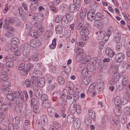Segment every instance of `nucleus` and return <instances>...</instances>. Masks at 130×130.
<instances>
[{
	"label": "nucleus",
	"mask_w": 130,
	"mask_h": 130,
	"mask_svg": "<svg viewBox=\"0 0 130 130\" xmlns=\"http://www.w3.org/2000/svg\"><path fill=\"white\" fill-rule=\"evenodd\" d=\"M76 53L77 55L76 57V60L77 61H79L83 60V57H84L83 55V50L81 48L79 49L78 47L76 48Z\"/></svg>",
	"instance_id": "20e7f679"
},
{
	"label": "nucleus",
	"mask_w": 130,
	"mask_h": 130,
	"mask_svg": "<svg viewBox=\"0 0 130 130\" xmlns=\"http://www.w3.org/2000/svg\"><path fill=\"white\" fill-rule=\"evenodd\" d=\"M42 94V90L40 89H39L37 90L36 92L35 95L38 99H40L41 97Z\"/></svg>",
	"instance_id": "a878e982"
},
{
	"label": "nucleus",
	"mask_w": 130,
	"mask_h": 130,
	"mask_svg": "<svg viewBox=\"0 0 130 130\" xmlns=\"http://www.w3.org/2000/svg\"><path fill=\"white\" fill-rule=\"evenodd\" d=\"M22 94V92L20 91L19 92L13 91L10 92V94L7 95L6 96L9 100H13L14 98H18L20 95Z\"/></svg>",
	"instance_id": "39448f33"
},
{
	"label": "nucleus",
	"mask_w": 130,
	"mask_h": 130,
	"mask_svg": "<svg viewBox=\"0 0 130 130\" xmlns=\"http://www.w3.org/2000/svg\"><path fill=\"white\" fill-rule=\"evenodd\" d=\"M39 4V3L37 2L31 3L30 7V8L33 10H36L37 9Z\"/></svg>",
	"instance_id": "6ab92c4d"
},
{
	"label": "nucleus",
	"mask_w": 130,
	"mask_h": 130,
	"mask_svg": "<svg viewBox=\"0 0 130 130\" xmlns=\"http://www.w3.org/2000/svg\"><path fill=\"white\" fill-rule=\"evenodd\" d=\"M127 121V118L125 115H123L122 117L121 122L122 124L125 123Z\"/></svg>",
	"instance_id": "6e6d98bb"
},
{
	"label": "nucleus",
	"mask_w": 130,
	"mask_h": 130,
	"mask_svg": "<svg viewBox=\"0 0 130 130\" xmlns=\"http://www.w3.org/2000/svg\"><path fill=\"white\" fill-rule=\"evenodd\" d=\"M8 78V76L6 75H1L0 76V82H4L7 80Z\"/></svg>",
	"instance_id": "58836bf2"
},
{
	"label": "nucleus",
	"mask_w": 130,
	"mask_h": 130,
	"mask_svg": "<svg viewBox=\"0 0 130 130\" xmlns=\"http://www.w3.org/2000/svg\"><path fill=\"white\" fill-rule=\"evenodd\" d=\"M72 19V17L69 14H66L63 18L61 22L62 25L64 27L66 28L68 25V21H71Z\"/></svg>",
	"instance_id": "f03ea898"
},
{
	"label": "nucleus",
	"mask_w": 130,
	"mask_h": 130,
	"mask_svg": "<svg viewBox=\"0 0 130 130\" xmlns=\"http://www.w3.org/2000/svg\"><path fill=\"white\" fill-rule=\"evenodd\" d=\"M9 106V105L7 104H4L3 105L1 108L2 110L5 111H7L8 110V108Z\"/></svg>",
	"instance_id": "8fccbe9b"
},
{
	"label": "nucleus",
	"mask_w": 130,
	"mask_h": 130,
	"mask_svg": "<svg viewBox=\"0 0 130 130\" xmlns=\"http://www.w3.org/2000/svg\"><path fill=\"white\" fill-rule=\"evenodd\" d=\"M55 31L56 33L58 34H60L62 32V27L61 25L57 26L55 28Z\"/></svg>",
	"instance_id": "2f4dec72"
},
{
	"label": "nucleus",
	"mask_w": 130,
	"mask_h": 130,
	"mask_svg": "<svg viewBox=\"0 0 130 130\" xmlns=\"http://www.w3.org/2000/svg\"><path fill=\"white\" fill-rule=\"evenodd\" d=\"M27 44L26 43V44ZM25 45L26 44L24 45L23 47V54L26 55L27 54L29 53L30 51L29 48L28 47Z\"/></svg>",
	"instance_id": "bb28decb"
},
{
	"label": "nucleus",
	"mask_w": 130,
	"mask_h": 130,
	"mask_svg": "<svg viewBox=\"0 0 130 130\" xmlns=\"http://www.w3.org/2000/svg\"><path fill=\"white\" fill-rule=\"evenodd\" d=\"M56 39L54 38L52 41V44L50 45V47L51 49H54L55 48L56 46Z\"/></svg>",
	"instance_id": "09e8293b"
},
{
	"label": "nucleus",
	"mask_w": 130,
	"mask_h": 130,
	"mask_svg": "<svg viewBox=\"0 0 130 130\" xmlns=\"http://www.w3.org/2000/svg\"><path fill=\"white\" fill-rule=\"evenodd\" d=\"M52 34L53 32L51 30H48L45 33L44 38L45 39H49Z\"/></svg>",
	"instance_id": "412c9836"
},
{
	"label": "nucleus",
	"mask_w": 130,
	"mask_h": 130,
	"mask_svg": "<svg viewBox=\"0 0 130 130\" xmlns=\"http://www.w3.org/2000/svg\"><path fill=\"white\" fill-rule=\"evenodd\" d=\"M102 18V15L101 13L98 12L96 13L95 16V21H99L101 20Z\"/></svg>",
	"instance_id": "473e14b6"
},
{
	"label": "nucleus",
	"mask_w": 130,
	"mask_h": 130,
	"mask_svg": "<svg viewBox=\"0 0 130 130\" xmlns=\"http://www.w3.org/2000/svg\"><path fill=\"white\" fill-rule=\"evenodd\" d=\"M2 91L4 93L6 94H10V93L11 91L10 89L8 88H3L2 89Z\"/></svg>",
	"instance_id": "4c0bfd02"
},
{
	"label": "nucleus",
	"mask_w": 130,
	"mask_h": 130,
	"mask_svg": "<svg viewBox=\"0 0 130 130\" xmlns=\"http://www.w3.org/2000/svg\"><path fill=\"white\" fill-rule=\"evenodd\" d=\"M20 121V118L18 116L15 117L13 119L12 122L15 125L17 126L19 124Z\"/></svg>",
	"instance_id": "a211bd4d"
},
{
	"label": "nucleus",
	"mask_w": 130,
	"mask_h": 130,
	"mask_svg": "<svg viewBox=\"0 0 130 130\" xmlns=\"http://www.w3.org/2000/svg\"><path fill=\"white\" fill-rule=\"evenodd\" d=\"M128 101L127 99L124 97L121 99L120 96H117L115 98L114 103L116 106H121V105H124L127 103Z\"/></svg>",
	"instance_id": "f257e3e1"
},
{
	"label": "nucleus",
	"mask_w": 130,
	"mask_h": 130,
	"mask_svg": "<svg viewBox=\"0 0 130 130\" xmlns=\"http://www.w3.org/2000/svg\"><path fill=\"white\" fill-rule=\"evenodd\" d=\"M61 75L62 78L64 79H66L68 78V75L67 73L64 71H63L61 73Z\"/></svg>",
	"instance_id": "69168bd1"
},
{
	"label": "nucleus",
	"mask_w": 130,
	"mask_h": 130,
	"mask_svg": "<svg viewBox=\"0 0 130 130\" xmlns=\"http://www.w3.org/2000/svg\"><path fill=\"white\" fill-rule=\"evenodd\" d=\"M64 78L61 77H59L58 78V80L59 83L61 85H63L64 83Z\"/></svg>",
	"instance_id": "4d7b16f0"
},
{
	"label": "nucleus",
	"mask_w": 130,
	"mask_h": 130,
	"mask_svg": "<svg viewBox=\"0 0 130 130\" xmlns=\"http://www.w3.org/2000/svg\"><path fill=\"white\" fill-rule=\"evenodd\" d=\"M127 78L126 76H124L122 78V85L123 86H125L128 83L127 80Z\"/></svg>",
	"instance_id": "ea45409f"
},
{
	"label": "nucleus",
	"mask_w": 130,
	"mask_h": 130,
	"mask_svg": "<svg viewBox=\"0 0 130 130\" xmlns=\"http://www.w3.org/2000/svg\"><path fill=\"white\" fill-rule=\"evenodd\" d=\"M33 25L31 22H28L26 24V27L28 30H30L32 28Z\"/></svg>",
	"instance_id": "79ce46f5"
},
{
	"label": "nucleus",
	"mask_w": 130,
	"mask_h": 130,
	"mask_svg": "<svg viewBox=\"0 0 130 130\" xmlns=\"http://www.w3.org/2000/svg\"><path fill=\"white\" fill-rule=\"evenodd\" d=\"M74 117L73 115L72 114H70L68 117L67 121L69 123H72L74 121Z\"/></svg>",
	"instance_id": "7c9ffc66"
},
{
	"label": "nucleus",
	"mask_w": 130,
	"mask_h": 130,
	"mask_svg": "<svg viewBox=\"0 0 130 130\" xmlns=\"http://www.w3.org/2000/svg\"><path fill=\"white\" fill-rule=\"evenodd\" d=\"M116 87L117 90L119 91H121L123 88L121 84L119 83H117L116 84Z\"/></svg>",
	"instance_id": "a19ab883"
},
{
	"label": "nucleus",
	"mask_w": 130,
	"mask_h": 130,
	"mask_svg": "<svg viewBox=\"0 0 130 130\" xmlns=\"http://www.w3.org/2000/svg\"><path fill=\"white\" fill-rule=\"evenodd\" d=\"M87 12V10L86 8L84 9L80 13V17L82 19H84L86 17Z\"/></svg>",
	"instance_id": "aec40b11"
},
{
	"label": "nucleus",
	"mask_w": 130,
	"mask_h": 130,
	"mask_svg": "<svg viewBox=\"0 0 130 130\" xmlns=\"http://www.w3.org/2000/svg\"><path fill=\"white\" fill-rule=\"evenodd\" d=\"M31 80L32 84L36 86L37 85L38 79L36 76H32L31 78Z\"/></svg>",
	"instance_id": "5701e85b"
},
{
	"label": "nucleus",
	"mask_w": 130,
	"mask_h": 130,
	"mask_svg": "<svg viewBox=\"0 0 130 130\" xmlns=\"http://www.w3.org/2000/svg\"><path fill=\"white\" fill-rule=\"evenodd\" d=\"M88 113L89 116L93 120H95V118L94 112L91 109L88 110Z\"/></svg>",
	"instance_id": "f3484780"
},
{
	"label": "nucleus",
	"mask_w": 130,
	"mask_h": 130,
	"mask_svg": "<svg viewBox=\"0 0 130 130\" xmlns=\"http://www.w3.org/2000/svg\"><path fill=\"white\" fill-rule=\"evenodd\" d=\"M95 14L92 10H90L87 13V18L90 21H93L95 19Z\"/></svg>",
	"instance_id": "9d476101"
},
{
	"label": "nucleus",
	"mask_w": 130,
	"mask_h": 130,
	"mask_svg": "<svg viewBox=\"0 0 130 130\" xmlns=\"http://www.w3.org/2000/svg\"><path fill=\"white\" fill-rule=\"evenodd\" d=\"M33 67L34 66L32 64L30 63H28L27 65V70L30 71L32 70Z\"/></svg>",
	"instance_id": "13d9d810"
},
{
	"label": "nucleus",
	"mask_w": 130,
	"mask_h": 130,
	"mask_svg": "<svg viewBox=\"0 0 130 130\" xmlns=\"http://www.w3.org/2000/svg\"><path fill=\"white\" fill-rule=\"evenodd\" d=\"M114 111L117 116H118L121 113V106H118L114 109Z\"/></svg>",
	"instance_id": "393cba45"
},
{
	"label": "nucleus",
	"mask_w": 130,
	"mask_h": 130,
	"mask_svg": "<svg viewBox=\"0 0 130 130\" xmlns=\"http://www.w3.org/2000/svg\"><path fill=\"white\" fill-rule=\"evenodd\" d=\"M14 65V63L11 61H8L6 63V66L8 67H11Z\"/></svg>",
	"instance_id": "3c124183"
},
{
	"label": "nucleus",
	"mask_w": 130,
	"mask_h": 130,
	"mask_svg": "<svg viewBox=\"0 0 130 130\" xmlns=\"http://www.w3.org/2000/svg\"><path fill=\"white\" fill-rule=\"evenodd\" d=\"M29 33L30 35L32 37L37 36L38 35V32L35 30H30Z\"/></svg>",
	"instance_id": "72a5a7b5"
},
{
	"label": "nucleus",
	"mask_w": 130,
	"mask_h": 130,
	"mask_svg": "<svg viewBox=\"0 0 130 130\" xmlns=\"http://www.w3.org/2000/svg\"><path fill=\"white\" fill-rule=\"evenodd\" d=\"M125 58V55L123 53H118L116 55V61L117 62H121Z\"/></svg>",
	"instance_id": "1a4fd4ad"
},
{
	"label": "nucleus",
	"mask_w": 130,
	"mask_h": 130,
	"mask_svg": "<svg viewBox=\"0 0 130 130\" xmlns=\"http://www.w3.org/2000/svg\"><path fill=\"white\" fill-rule=\"evenodd\" d=\"M25 83V86L27 87H29L31 85V81L29 79H26Z\"/></svg>",
	"instance_id": "5fc2aeb1"
},
{
	"label": "nucleus",
	"mask_w": 130,
	"mask_h": 130,
	"mask_svg": "<svg viewBox=\"0 0 130 130\" xmlns=\"http://www.w3.org/2000/svg\"><path fill=\"white\" fill-rule=\"evenodd\" d=\"M95 87V85L92 84L88 88V90L89 92H91L94 90Z\"/></svg>",
	"instance_id": "603ef678"
},
{
	"label": "nucleus",
	"mask_w": 130,
	"mask_h": 130,
	"mask_svg": "<svg viewBox=\"0 0 130 130\" xmlns=\"http://www.w3.org/2000/svg\"><path fill=\"white\" fill-rule=\"evenodd\" d=\"M76 5L75 4H71L69 6V11L70 12H75L77 11V8Z\"/></svg>",
	"instance_id": "9b49d317"
},
{
	"label": "nucleus",
	"mask_w": 130,
	"mask_h": 130,
	"mask_svg": "<svg viewBox=\"0 0 130 130\" xmlns=\"http://www.w3.org/2000/svg\"><path fill=\"white\" fill-rule=\"evenodd\" d=\"M70 109L71 112L73 113L75 112L77 110V107L76 105L74 103H72L71 105Z\"/></svg>",
	"instance_id": "b1692460"
},
{
	"label": "nucleus",
	"mask_w": 130,
	"mask_h": 130,
	"mask_svg": "<svg viewBox=\"0 0 130 130\" xmlns=\"http://www.w3.org/2000/svg\"><path fill=\"white\" fill-rule=\"evenodd\" d=\"M73 3L76 5L77 7L79 8L80 6V0H73Z\"/></svg>",
	"instance_id": "49530a36"
},
{
	"label": "nucleus",
	"mask_w": 130,
	"mask_h": 130,
	"mask_svg": "<svg viewBox=\"0 0 130 130\" xmlns=\"http://www.w3.org/2000/svg\"><path fill=\"white\" fill-rule=\"evenodd\" d=\"M105 44L103 41H100L99 43L98 47L99 48L100 50L102 49L104 46Z\"/></svg>",
	"instance_id": "680f3d73"
},
{
	"label": "nucleus",
	"mask_w": 130,
	"mask_h": 130,
	"mask_svg": "<svg viewBox=\"0 0 130 130\" xmlns=\"http://www.w3.org/2000/svg\"><path fill=\"white\" fill-rule=\"evenodd\" d=\"M110 121L112 123L115 124L116 125H118L119 123V117L118 116L111 117Z\"/></svg>",
	"instance_id": "ddd939ff"
},
{
	"label": "nucleus",
	"mask_w": 130,
	"mask_h": 130,
	"mask_svg": "<svg viewBox=\"0 0 130 130\" xmlns=\"http://www.w3.org/2000/svg\"><path fill=\"white\" fill-rule=\"evenodd\" d=\"M30 45L32 47L36 48L40 46L41 43L38 39H34L30 41Z\"/></svg>",
	"instance_id": "6e6552de"
},
{
	"label": "nucleus",
	"mask_w": 130,
	"mask_h": 130,
	"mask_svg": "<svg viewBox=\"0 0 130 130\" xmlns=\"http://www.w3.org/2000/svg\"><path fill=\"white\" fill-rule=\"evenodd\" d=\"M11 43L13 44L17 45L19 43V40L18 38L16 37H13L11 40Z\"/></svg>",
	"instance_id": "c85d7f7f"
},
{
	"label": "nucleus",
	"mask_w": 130,
	"mask_h": 130,
	"mask_svg": "<svg viewBox=\"0 0 130 130\" xmlns=\"http://www.w3.org/2000/svg\"><path fill=\"white\" fill-rule=\"evenodd\" d=\"M117 43L116 47V49L118 51H120L121 50L122 47L121 43L120 42Z\"/></svg>",
	"instance_id": "864d4df0"
},
{
	"label": "nucleus",
	"mask_w": 130,
	"mask_h": 130,
	"mask_svg": "<svg viewBox=\"0 0 130 130\" xmlns=\"http://www.w3.org/2000/svg\"><path fill=\"white\" fill-rule=\"evenodd\" d=\"M67 87L71 89H72L73 88L74 85L73 83L71 82H68L66 85Z\"/></svg>",
	"instance_id": "052dcab7"
},
{
	"label": "nucleus",
	"mask_w": 130,
	"mask_h": 130,
	"mask_svg": "<svg viewBox=\"0 0 130 130\" xmlns=\"http://www.w3.org/2000/svg\"><path fill=\"white\" fill-rule=\"evenodd\" d=\"M48 113L51 116L52 115L54 112V109L52 107H49L47 109Z\"/></svg>",
	"instance_id": "c03bdc74"
},
{
	"label": "nucleus",
	"mask_w": 130,
	"mask_h": 130,
	"mask_svg": "<svg viewBox=\"0 0 130 130\" xmlns=\"http://www.w3.org/2000/svg\"><path fill=\"white\" fill-rule=\"evenodd\" d=\"M91 59V57L90 56H87L85 57L84 58L83 60L84 61V62H87L88 61L90 60Z\"/></svg>",
	"instance_id": "0e129e2a"
},
{
	"label": "nucleus",
	"mask_w": 130,
	"mask_h": 130,
	"mask_svg": "<svg viewBox=\"0 0 130 130\" xmlns=\"http://www.w3.org/2000/svg\"><path fill=\"white\" fill-rule=\"evenodd\" d=\"M73 125L75 129H77L79 128L80 125V120L78 118L76 119Z\"/></svg>",
	"instance_id": "4468645a"
},
{
	"label": "nucleus",
	"mask_w": 130,
	"mask_h": 130,
	"mask_svg": "<svg viewBox=\"0 0 130 130\" xmlns=\"http://www.w3.org/2000/svg\"><path fill=\"white\" fill-rule=\"evenodd\" d=\"M5 29L7 30V31L10 32L13 30V27L10 26H7L5 27Z\"/></svg>",
	"instance_id": "338daca9"
},
{
	"label": "nucleus",
	"mask_w": 130,
	"mask_h": 130,
	"mask_svg": "<svg viewBox=\"0 0 130 130\" xmlns=\"http://www.w3.org/2000/svg\"><path fill=\"white\" fill-rule=\"evenodd\" d=\"M45 80L44 78H40L39 80L37 85L39 87H41L44 86L45 84Z\"/></svg>",
	"instance_id": "4be33fe9"
},
{
	"label": "nucleus",
	"mask_w": 130,
	"mask_h": 130,
	"mask_svg": "<svg viewBox=\"0 0 130 130\" xmlns=\"http://www.w3.org/2000/svg\"><path fill=\"white\" fill-rule=\"evenodd\" d=\"M94 25L98 28L101 29L103 27V25L102 22L99 21H95Z\"/></svg>",
	"instance_id": "cd10ccee"
},
{
	"label": "nucleus",
	"mask_w": 130,
	"mask_h": 130,
	"mask_svg": "<svg viewBox=\"0 0 130 130\" xmlns=\"http://www.w3.org/2000/svg\"><path fill=\"white\" fill-rule=\"evenodd\" d=\"M31 20L33 22L37 21L39 22L42 21L44 19L43 15L41 13H36L33 16Z\"/></svg>",
	"instance_id": "423d86ee"
},
{
	"label": "nucleus",
	"mask_w": 130,
	"mask_h": 130,
	"mask_svg": "<svg viewBox=\"0 0 130 130\" xmlns=\"http://www.w3.org/2000/svg\"><path fill=\"white\" fill-rule=\"evenodd\" d=\"M105 33V32L104 31H100L99 32H96V33L98 36V39L101 40L103 39Z\"/></svg>",
	"instance_id": "dca6fc26"
},
{
	"label": "nucleus",
	"mask_w": 130,
	"mask_h": 130,
	"mask_svg": "<svg viewBox=\"0 0 130 130\" xmlns=\"http://www.w3.org/2000/svg\"><path fill=\"white\" fill-rule=\"evenodd\" d=\"M88 70L86 68H84L82 72V75L83 77L86 76L88 75Z\"/></svg>",
	"instance_id": "de8ad7c7"
},
{
	"label": "nucleus",
	"mask_w": 130,
	"mask_h": 130,
	"mask_svg": "<svg viewBox=\"0 0 130 130\" xmlns=\"http://www.w3.org/2000/svg\"><path fill=\"white\" fill-rule=\"evenodd\" d=\"M41 120L42 123L44 125L47 122V120L45 116L43 115L41 117Z\"/></svg>",
	"instance_id": "f704fd0d"
},
{
	"label": "nucleus",
	"mask_w": 130,
	"mask_h": 130,
	"mask_svg": "<svg viewBox=\"0 0 130 130\" xmlns=\"http://www.w3.org/2000/svg\"><path fill=\"white\" fill-rule=\"evenodd\" d=\"M105 52L106 55L110 57H112L114 54L113 51L110 47H107Z\"/></svg>",
	"instance_id": "f8f14e48"
},
{
	"label": "nucleus",
	"mask_w": 130,
	"mask_h": 130,
	"mask_svg": "<svg viewBox=\"0 0 130 130\" xmlns=\"http://www.w3.org/2000/svg\"><path fill=\"white\" fill-rule=\"evenodd\" d=\"M89 32L87 28L84 26L81 29L80 34L81 35V39L85 41L88 39L87 35L89 34Z\"/></svg>",
	"instance_id": "7ed1b4c3"
},
{
	"label": "nucleus",
	"mask_w": 130,
	"mask_h": 130,
	"mask_svg": "<svg viewBox=\"0 0 130 130\" xmlns=\"http://www.w3.org/2000/svg\"><path fill=\"white\" fill-rule=\"evenodd\" d=\"M4 22L6 25H7L10 24V18L9 17L6 18L5 19Z\"/></svg>",
	"instance_id": "774afa93"
},
{
	"label": "nucleus",
	"mask_w": 130,
	"mask_h": 130,
	"mask_svg": "<svg viewBox=\"0 0 130 130\" xmlns=\"http://www.w3.org/2000/svg\"><path fill=\"white\" fill-rule=\"evenodd\" d=\"M98 59L96 58H94L91 59L90 64L91 65H94L96 64Z\"/></svg>",
	"instance_id": "37998d69"
},
{
	"label": "nucleus",
	"mask_w": 130,
	"mask_h": 130,
	"mask_svg": "<svg viewBox=\"0 0 130 130\" xmlns=\"http://www.w3.org/2000/svg\"><path fill=\"white\" fill-rule=\"evenodd\" d=\"M38 26L39 27H37V28L39 29L38 31H37L38 32H39L38 35H41L42 34L44 31L43 28H42L40 25L39 24H38Z\"/></svg>",
	"instance_id": "a18cd8bd"
},
{
	"label": "nucleus",
	"mask_w": 130,
	"mask_h": 130,
	"mask_svg": "<svg viewBox=\"0 0 130 130\" xmlns=\"http://www.w3.org/2000/svg\"><path fill=\"white\" fill-rule=\"evenodd\" d=\"M124 95L127 97L128 98L127 100L128 101H130V85L127 86L124 92Z\"/></svg>",
	"instance_id": "2eb2a0df"
},
{
	"label": "nucleus",
	"mask_w": 130,
	"mask_h": 130,
	"mask_svg": "<svg viewBox=\"0 0 130 130\" xmlns=\"http://www.w3.org/2000/svg\"><path fill=\"white\" fill-rule=\"evenodd\" d=\"M121 35L119 33H117L115 37V41L116 43L120 42Z\"/></svg>",
	"instance_id": "c9c22d12"
},
{
	"label": "nucleus",
	"mask_w": 130,
	"mask_h": 130,
	"mask_svg": "<svg viewBox=\"0 0 130 130\" xmlns=\"http://www.w3.org/2000/svg\"><path fill=\"white\" fill-rule=\"evenodd\" d=\"M120 77L119 74L117 72L115 73L113 76V78L110 80V84L111 85H113L119 80Z\"/></svg>",
	"instance_id": "0eeeda50"
},
{
	"label": "nucleus",
	"mask_w": 130,
	"mask_h": 130,
	"mask_svg": "<svg viewBox=\"0 0 130 130\" xmlns=\"http://www.w3.org/2000/svg\"><path fill=\"white\" fill-rule=\"evenodd\" d=\"M62 18L58 15L57 16L55 19V21L57 23H59L61 21L62 22Z\"/></svg>",
	"instance_id": "e2e57ef3"
},
{
	"label": "nucleus",
	"mask_w": 130,
	"mask_h": 130,
	"mask_svg": "<svg viewBox=\"0 0 130 130\" xmlns=\"http://www.w3.org/2000/svg\"><path fill=\"white\" fill-rule=\"evenodd\" d=\"M32 76H40L42 75V72L39 70H34L32 72Z\"/></svg>",
	"instance_id": "c756f323"
},
{
	"label": "nucleus",
	"mask_w": 130,
	"mask_h": 130,
	"mask_svg": "<svg viewBox=\"0 0 130 130\" xmlns=\"http://www.w3.org/2000/svg\"><path fill=\"white\" fill-rule=\"evenodd\" d=\"M125 113L127 115H130V108L128 107H126L124 108Z\"/></svg>",
	"instance_id": "bf43d9fd"
},
{
	"label": "nucleus",
	"mask_w": 130,
	"mask_h": 130,
	"mask_svg": "<svg viewBox=\"0 0 130 130\" xmlns=\"http://www.w3.org/2000/svg\"><path fill=\"white\" fill-rule=\"evenodd\" d=\"M1 85L3 87L7 88V87H9L11 86V84L9 81H7V80L6 81L3 82V83Z\"/></svg>",
	"instance_id": "e433bc0d"
}]
</instances>
